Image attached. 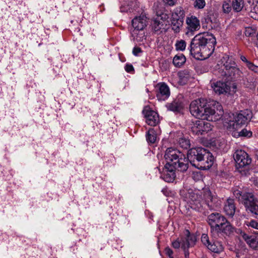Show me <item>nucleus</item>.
I'll list each match as a JSON object with an SVG mask.
<instances>
[{
    "label": "nucleus",
    "instance_id": "nucleus-1",
    "mask_svg": "<svg viewBox=\"0 0 258 258\" xmlns=\"http://www.w3.org/2000/svg\"><path fill=\"white\" fill-rule=\"evenodd\" d=\"M216 44V38L212 34L204 33L198 34L192 39L188 49L196 59H203L213 53Z\"/></svg>",
    "mask_w": 258,
    "mask_h": 258
},
{
    "label": "nucleus",
    "instance_id": "nucleus-2",
    "mask_svg": "<svg viewBox=\"0 0 258 258\" xmlns=\"http://www.w3.org/2000/svg\"><path fill=\"white\" fill-rule=\"evenodd\" d=\"M211 105L207 103L206 100L201 98L191 102L189 110L191 114L197 118L216 121L221 118L222 111L216 112L215 107L211 106Z\"/></svg>",
    "mask_w": 258,
    "mask_h": 258
},
{
    "label": "nucleus",
    "instance_id": "nucleus-3",
    "mask_svg": "<svg viewBox=\"0 0 258 258\" xmlns=\"http://www.w3.org/2000/svg\"><path fill=\"white\" fill-rule=\"evenodd\" d=\"M187 168L188 162L201 170L209 169L213 164L214 156L206 149L201 147L191 148L187 153Z\"/></svg>",
    "mask_w": 258,
    "mask_h": 258
},
{
    "label": "nucleus",
    "instance_id": "nucleus-4",
    "mask_svg": "<svg viewBox=\"0 0 258 258\" xmlns=\"http://www.w3.org/2000/svg\"><path fill=\"white\" fill-rule=\"evenodd\" d=\"M166 163L165 168H169L170 171L177 169L184 172L187 169V160L185 155L177 149L169 148L166 149L165 155Z\"/></svg>",
    "mask_w": 258,
    "mask_h": 258
},
{
    "label": "nucleus",
    "instance_id": "nucleus-5",
    "mask_svg": "<svg viewBox=\"0 0 258 258\" xmlns=\"http://www.w3.org/2000/svg\"><path fill=\"white\" fill-rule=\"evenodd\" d=\"M224 58H227V60L221 68L218 69L217 73H219L221 77H225L228 80H240L242 77L243 73L237 67L235 61L228 56L224 57Z\"/></svg>",
    "mask_w": 258,
    "mask_h": 258
},
{
    "label": "nucleus",
    "instance_id": "nucleus-6",
    "mask_svg": "<svg viewBox=\"0 0 258 258\" xmlns=\"http://www.w3.org/2000/svg\"><path fill=\"white\" fill-rule=\"evenodd\" d=\"M203 209H209L210 210H216L221 205V201L215 195L212 193L209 188H205L203 190L202 195Z\"/></svg>",
    "mask_w": 258,
    "mask_h": 258
},
{
    "label": "nucleus",
    "instance_id": "nucleus-7",
    "mask_svg": "<svg viewBox=\"0 0 258 258\" xmlns=\"http://www.w3.org/2000/svg\"><path fill=\"white\" fill-rule=\"evenodd\" d=\"M233 115V119L229 120L228 123L233 130L237 131L251 120L252 113L250 110L246 109L240 111L239 113Z\"/></svg>",
    "mask_w": 258,
    "mask_h": 258
},
{
    "label": "nucleus",
    "instance_id": "nucleus-8",
    "mask_svg": "<svg viewBox=\"0 0 258 258\" xmlns=\"http://www.w3.org/2000/svg\"><path fill=\"white\" fill-rule=\"evenodd\" d=\"M233 194L238 199V201L244 205L245 210L255 202H258L257 199L251 192L235 190L234 191Z\"/></svg>",
    "mask_w": 258,
    "mask_h": 258
},
{
    "label": "nucleus",
    "instance_id": "nucleus-9",
    "mask_svg": "<svg viewBox=\"0 0 258 258\" xmlns=\"http://www.w3.org/2000/svg\"><path fill=\"white\" fill-rule=\"evenodd\" d=\"M205 119H200L192 121L190 124V130L193 134L201 135L207 133L212 130V125L209 122L204 121Z\"/></svg>",
    "mask_w": 258,
    "mask_h": 258
},
{
    "label": "nucleus",
    "instance_id": "nucleus-10",
    "mask_svg": "<svg viewBox=\"0 0 258 258\" xmlns=\"http://www.w3.org/2000/svg\"><path fill=\"white\" fill-rule=\"evenodd\" d=\"M208 222L213 230L220 232V228L225 225L227 219L219 213H213L209 215Z\"/></svg>",
    "mask_w": 258,
    "mask_h": 258
},
{
    "label": "nucleus",
    "instance_id": "nucleus-11",
    "mask_svg": "<svg viewBox=\"0 0 258 258\" xmlns=\"http://www.w3.org/2000/svg\"><path fill=\"white\" fill-rule=\"evenodd\" d=\"M233 158L237 169L246 167L251 163V159L247 153L242 150H237L233 154Z\"/></svg>",
    "mask_w": 258,
    "mask_h": 258
},
{
    "label": "nucleus",
    "instance_id": "nucleus-12",
    "mask_svg": "<svg viewBox=\"0 0 258 258\" xmlns=\"http://www.w3.org/2000/svg\"><path fill=\"white\" fill-rule=\"evenodd\" d=\"M142 113L146 118V122L151 126H155L159 122L158 114L155 111L152 110L149 106H145Z\"/></svg>",
    "mask_w": 258,
    "mask_h": 258
},
{
    "label": "nucleus",
    "instance_id": "nucleus-13",
    "mask_svg": "<svg viewBox=\"0 0 258 258\" xmlns=\"http://www.w3.org/2000/svg\"><path fill=\"white\" fill-rule=\"evenodd\" d=\"M186 201L190 205L191 208L198 211H202L203 205L200 200L199 196L192 190H189L186 196Z\"/></svg>",
    "mask_w": 258,
    "mask_h": 258
},
{
    "label": "nucleus",
    "instance_id": "nucleus-14",
    "mask_svg": "<svg viewBox=\"0 0 258 258\" xmlns=\"http://www.w3.org/2000/svg\"><path fill=\"white\" fill-rule=\"evenodd\" d=\"M156 97L158 100L164 101L170 96V90L168 85L165 83H159L156 85Z\"/></svg>",
    "mask_w": 258,
    "mask_h": 258
},
{
    "label": "nucleus",
    "instance_id": "nucleus-15",
    "mask_svg": "<svg viewBox=\"0 0 258 258\" xmlns=\"http://www.w3.org/2000/svg\"><path fill=\"white\" fill-rule=\"evenodd\" d=\"M186 23L187 24V32L186 33L187 35H192L193 32L200 28V21L195 16H191L187 17L186 20Z\"/></svg>",
    "mask_w": 258,
    "mask_h": 258
},
{
    "label": "nucleus",
    "instance_id": "nucleus-16",
    "mask_svg": "<svg viewBox=\"0 0 258 258\" xmlns=\"http://www.w3.org/2000/svg\"><path fill=\"white\" fill-rule=\"evenodd\" d=\"M211 86L214 92L219 95L226 93L230 89L229 86L225 82L221 81L211 83Z\"/></svg>",
    "mask_w": 258,
    "mask_h": 258
},
{
    "label": "nucleus",
    "instance_id": "nucleus-17",
    "mask_svg": "<svg viewBox=\"0 0 258 258\" xmlns=\"http://www.w3.org/2000/svg\"><path fill=\"white\" fill-rule=\"evenodd\" d=\"M132 23V27L131 29H144L147 26V17L144 15H141L140 16L136 17L133 19Z\"/></svg>",
    "mask_w": 258,
    "mask_h": 258
},
{
    "label": "nucleus",
    "instance_id": "nucleus-18",
    "mask_svg": "<svg viewBox=\"0 0 258 258\" xmlns=\"http://www.w3.org/2000/svg\"><path fill=\"white\" fill-rule=\"evenodd\" d=\"M131 39L135 42H143L146 39L144 29H130Z\"/></svg>",
    "mask_w": 258,
    "mask_h": 258
},
{
    "label": "nucleus",
    "instance_id": "nucleus-19",
    "mask_svg": "<svg viewBox=\"0 0 258 258\" xmlns=\"http://www.w3.org/2000/svg\"><path fill=\"white\" fill-rule=\"evenodd\" d=\"M236 207L233 199L228 198L224 203V211L226 214L232 217L235 212Z\"/></svg>",
    "mask_w": 258,
    "mask_h": 258
},
{
    "label": "nucleus",
    "instance_id": "nucleus-20",
    "mask_svg": "<svg viewBox=\"0 0 258 258\" xmlns=\"http://www.w3.org/2000/svg\"><path fill=\"white\" fill-rule=\"evenodd\" d=\"M243 239L252 248L258 249V236L248 235L246 233L242 234Z\"/></svg>",
    "mask_w": 258,
    "mask_h": 258
},
{
    "label": "nucleus",
    "instance_id": "nucleus-21",
    "mask_svg": "<svg viewBox=\"0 0 258 258\" xmlns=\"http://www.w3.org/2000/svg\"><path fill=\"white\" fill-rule=\"evenodd\" d=\"M187 236H186V240H187V244H183L182 245V248L184 251V254L185 257L187 255H188V251H186V249L190 246H191L194 245L196 241V237L193 235H190L188 230L186 231Z\"/></svg>",
    "mask_w": 258,
    "mask_h": 258
},
{
    "label": "nucleus",
    "instance_id": "nucleus-22",
    "mask_svg": "<svg viewBox=\"0 0 258 258\" xmlns=\"http://www.w3.org/2000/svg\"><path fill=\"white\" fill-rule=\"evenodd\" d=\"M168 110L173 112H180L183 108L182 103L179 100H174L167 105Z\"/></svg>",
    "mask_w": 258,
    "mask_h": 258
},
{
    "label": "nucleus",
    "instance_id": "nucleus-23",
    "mask_svg": "<svg viewBox=\"0 0 258 258\" xmlns=\"http://www.w3.org/2000/svg\"><path fill=\"white\" fill-rule=\"evenodd\" d=\"M208 248L211 251L215 253H219L224 249V247L221 242L219 241H214L213 243H210L208 245Z\"/></svg>",
    "mask_w": 258,
    "mask_h": 258
},
{
    "label": "nucleus",
    "instance_id": "nucleus-24",
    "mask_svg": "<svg viewBox=\"0 0 258 258\" xmlns=\"http://www.w3.org/2000/svg\"><path fill=\"white\" fill-rule=\"evenodd\" d=\"M183 24V21L179 20L177 18L173 19L171 18V28L175 33H177L180 32L182 27Z\"/></svg>",
    "mask_w": 258,
    "mask_h": 258
},
{
    "label": "nucleus",
    "instance_id": "nucleus-25",
    "mask_svg": "<svg viewBox=\"0 0 258 258\" xmlns=\"http://www.w3.org/2000/svg\"><path fill=\"white\" fill-rule=\"evenodd\" d=\"M152 29L156 32L161 31L164 29L163 21L159 18H157L152 20L151 23Z\"/></svg>",
    "mask_w": 258,
    "mask_h": 258
},
{
    "label": "nucleus",
    "instance_id": "nucleus-26",
    "mask_svg": "<svg viewBox=\"0 0 258 258\" xmlns=\"http://www.w3.org/2000/svg\"><path fill=\"white\" fill-rule=\"evenodd\" d=\"M186 61L185 56L182 53L176 54L173 59V64L176 67H181Z\"/></svg>",
    "mask_w": 258,
    "mask_h": 258
},
{
    "label": "nucleus",
    "instance_id": "nucleus-27",
    "mask_svg": "<svg viewBox=\"0 0 258 258\" xmlns=\"http://www.w3.org/2000/svg\"><path fill=\"white\" fill-rule=\"evenodd\" d=\"M185 17L184 11L181 7H178L175 9L172 12L171 18H177L179 20L184 21Z\"/></svg>",
    "mask_w": 258,
    "mask_h": 258
},
{
    "label": "nucleus",
    "instance_id": "nucleus-28",
    "mask_svg": "<svg viewBox=\"0 0 258 258\" xmlns=\"http://www.w3.org/2000/svg\"><path fill=\"white\" fill-rule=\"evenodd\" d=\"M234 230V227L227 220V222L225 223V225L220 228V232H222L227 235L233 233Z\"/></svg>",
    "mask_w": 258,
    "mask_h": 258
},
{
    "label": "nucleus",
    "instance_id": "nucleus-29",
    "mask_svg": "<svg viewBox=\"0 0 258 258\" xmlns=\"http://www.w3.org/2000/svg\"><path fill=\"white\" fill-rule=\"evenodd\" d=\"M180 83L185 84L190 78V75L188 71L184 70L178 73Z\"/></svg>",
    "mask_w": 258,
    "mask_h": 258
},
{
    "label": "nucleus",
    "instance_id": "nucleus-30",
    "mask_svg": "<svg viewBox=\"0 0 258 258\" xmlns=\"http://www.w3.org/2000/svg\"><path fill=\"white\" fill-rule=\"evenodd\" d=\"M244 7L243 0H232V7L236 12H240Z\"/></svg>",
    "mask_w": 258,
    "mask_h": 258
},
{
    "label": "nucleus",
    "instance_id": "nucleus-31",
    "mask_svg": "<svg viewBox=\"0 0 258 258\" xmlns=\"http://www.w3.org/2000/svg\"><path fill=\"white\" fill-rule=\"evenodd\" d=\"M156 132L153 128H150L148 130L146 134V139L148 142L153 144L156 140Z\"/></svg>",
    "mask_w": 258,
    "mask_h": 258
},
{
    "label": "nucleus",
    "instance_id": "nucleus-32",
    "mask_svg": "<svg viewBox=\"0 0 258 258\" xmlns=\"http://www.w3.org/2000/svg\"><path fill=\"white\" fill-rule=\"evenodd\" d=\"M165 168L166 170L165 172H167V173H164V174L163 175V179L168 182H172L174 179V170L170 171L169 168Z\"/></svg>",
    "mask_w": 258,
    "mask_h": 258
},
{
    "label": "nucleus",
    "instance_id": "nucleus-33",
    "mask_svg": "<svg viewBox=\"0 0 258 258\" xmlns=\"http://www.w3.org/2000/svg\"><path fill=\"white\" fill-rule=\"evenodd\" d=\"M232 135L234 137H250L252 136V132L246 128H243L238 132H234Z\"/></svg>",
    "mask_w": 258,
    "mask_h": 258
},
{
    "label": "nucleus",
    "instance_id": "nucleus-34",
    "mask_svg": "<svg viewBox=\"0 0 258 258\" xmlns=\"http://www.w3.org/2000/svg\"><path fill=\"white\" fill-rule=\"evenodd\" d=\"M255 202L254 204L250 206L246 210L247 213H249L253 215L258 216V204Z\"/></svg>",
    "mask_w": 258,
    "mask_h": 258
},
{
    "label": "nucleus",
    "instance_id": "nucleus-35",
    "mask_svg": "<svg viewBox=\"0 0 258 258\" xmlns=\"http://www.w3.org/2000/svg\"><path fill=\"white\" fill-rule=\"evenodd\" d=\"M175 46L177 50L183 51L185 49L186 43L184 40H180L176 42Z\"/></svg>",
    "mask_w": 258,
    "mask_h": 258
},
{
    "label": "nucleus",
    "instance_id": "nucleus-36",
    "mask_svg": "<svg viewBox=\"0 0 258 258\" xmlns=\"http://www.w3.org/2000/svg\"><path fill=\"white\" fill-rule=\"evenodd\" d=\"M205 6L206 2L205 0H195L194 3V7L198 9H202Z\"/></svg>",
    "mask_w": 258,
    "mask_h": 258
},
{
    "label": "nucleus",
    "instance_id": "nucleus-37",
    "mask_svg": "<svg viewBox=\"0 0 258 258\" xmlns=\"http://www.w3.org/2000/svg\"><path fill=\"white\" fill-rule=\"evenodd\" d=\"M222 10L224 13H229L231 11V5L228 3L224 2L222 5Z\"/></svg>",
    "mask_w": 258,
    "mask_h": 258
},
{
    "label": "nucleus",
    "instance_id": "nucleus-38",
    "mask_svg": "<svg viewBox=\"0 0 258 258\" xmlns=\"http://www.w3.org/2000/svg\"><path fill=\"white\" fill-rule=\"evenodd\" d=\"M201 241L202 243L208 247V245L210 244V242L209 239V237L207 234H203L201 236Z\"/></svg>",
    "mask_w": 258,
    "mask_h": 258
},
{
    "label": "nucleus",
    "instance_id": "nucleus-39",
    "mask_svg": "<svg viewBox=\"0 0 258 258\" xmlns=\"http://www.w3.org/2000/svg\"><path fill=\"white\" fill-rule=\"evenodd\" d=\"M179 143L182 148L185 149L189 148L190 146L189 141L183 139H181L179 140Z\"/></svg>",
    "mask_w": 258,
    "mask_h": 258
},
{
    "label": "nucleus",
    "instance_id": "nucleus-40",
    "mask_svg": "<svg viewBox=\"0 0 258 258\" xmlns=\"http://www.w3.org/2000/svg\"><path fill=\"white\" fill-rule=\"evenodd\" d=\"M246 66L249 70L256 73L258 72V67L254 65L252 62H248Z\"/></svg>",
    "mask_w": 258,
    "mask_h": 258
},
{
    "label": "nucleus",
    "instance_id": "nucleus-41",
    "mask_svg": "<svg viewBox=\"0 0 258 258\" xmlns=\"http://www.w3.org/2000/svg\"><path fill=\"white\" fill-rule=\"evenodd\" d=\"M143 51L141 48L139 47H134L133 49V53L135 56H138Z\"/></svg>",
    "mask_w": 258,
    "mask_h": 258
},
{
    "label": "nucleus",
    "instance_id": "nucleus-42",
    "mask_svg": "<svg viewBox=\"0 0 258 258\" xmlns=\"http://www.w3.org/2000/svg\"><path fill=\"white\" fill-rule=\"evenodd\" d=\"M248 225L253 228L258 229V222H257L255 220H251L249 222V224Z\"/></svg>",
    "mask_w": 258,
    "mask_h": 258
},
{
    "label": "nucleus",
    "instance_id": "nucleus-43",
    "mask_svg": "<svg viewBox=\"0 0 258 258\" xmlns=\"http://www.w3.org/2000/svg\"><path fill=\"white\" fill-rule=\"evenodd\" d=\"M125 70L127 73H131L134 71V67L131 64H126L125 66Z\"/></svg>",
    "mask_w": 258,
    "mask_h": 258
},
{
    "label": "nucleus",
    "instance_id": "nucleus-44",
    "mask_svg": "<svg viewBox=\"0 0 258 258\" xmlns=\"http://www.w3.org/2000/svg\"><path fill=\"white\" fill-rule=\"evenodd\" d=\"M245 34L247 37H250L253 34V31L250 28H247L245 31Z\"/></svg>",
    "mask_w": 258,
    "mask_h": 258
},
{
    "label": "nucleus",
    "instance_id": "nucleus-45",
    "mask_svg": "<svg viewBox=\"0 0 258 258\" xmlns=\"http://www.w3.org/2000/svg\"><path fill=\"white\" fill-rule=\"evenodd\" d=\"M172 245L174 248H178L181 246V241L175 240L172 243Z\"/></svg>",
    "mask_w": 258,
    "mask_h": 258
},
{
    "label": "nucleus",
    "instance_id": "nucleus-46",
    "mask_svg": "<svg viewBox=\"0 0 258 258\" xmlns=\"http://www.w3.org/2000/svg\"><path fill=\"white\" fill-rule=\"evenodd\" d=\"M165 253L168 255L170 258H171L172 256V255L173 254V251L168 247H166L165 249Z\"/></svg>",
    "mask_w": 258,
    "mask_h": 258
},
{
    "label": "nucleus",
    "instance_id": "nucleus-47",
    "mask_svg": "<svg viewBox=\"0 0 258 258\" xmlns=\"http://www.w3.org/2000/svg\"><path fill=\"white\" fill-rule=\"evenodd\" d=\"M215 105H216L217 107H218L219 108H219H217V110H219V111L218 112H219L220 111H222V114H223V111L222 110H221V109L222 108L221 105H220L219 104V103H218V102L217 103H216L215 102L214 104H212V106H213V107H214L215 108ZM222 115H223V114H222ZM221 116H222V115H221ZM221 117L222 116H221Z\"/></svg>",
    "mask_w": 258,
    "mask_h": 258
},
{
    "label": "nucleus",
    "instance_id": "nucleus-48",
    "mask_svg": "<svg viewBox=\"0 0 258 258\" xmlns=\"http://www.w3.org/2000/svg\"><path fill=\"white\" fill-rule=\"evenodd\" d=\"M230 87L229 90H231L232 91L235 92L237 89V85L235 83H233Z\"/></svg>",
    "mask_w": 258,
    "mask_h": 258
},
{
    "label": "nucleus",
    "instance_id": "nucleus-49",
    "mask_svg": "<svg viewBox=\"0 0 258 258\" xmlns=\"http://www.w3.org/2000/svg\"><path fill=\"white\" fill-rule=\"evenodd\" d=\"M240 59L242 61L246 63V65H247L248 63L250 62V61L246 59V58L243 55L240 56Z\"/></svg>",
    "mask_w": 258,
    "mask_h": 258
},
{
    "label": "nucleus",
    "instance_id": "nucleus-50",
    "mask_svg": "<svg viewBox=\"0 0 258 258\" xmlns=\"http://www.w3.org/2000/svg\"><path fill=\"white\" fill-rule=\"evenodd\" d=\"M183 244H187V240L186 238H183L181 240V247H182V245Z\"/></svg>",
    "mask_w": 258,
    "mask_h": 258
},
{
    "label": "nucleus",
    "instance_id": "nucleus-51",
    "mask_svg": "<svg viewBox=\"0 0 258 258\" xmlns=\"http://www.w3.org/2000/svg\"><path fill=\"white\" fill-rule=\"evenodd\" d=\"M166 1L169 5H173L174 4V0H166Z\"/></svg>",
    "mask_w": 258,
    "mask_h": 258
},
{
    "label": "nucleus",
    "instance_id": "nucleus-52",
    "mask_svg": "<svg viewBox=\"0 0 258 258\" xmlns=\"http://www.w3.org/2000/svg\"><path fill=\"white\" fill-rule=\"evenodd\" d=\"M206 21L208 23L209 22H212V20H211L210 18L209 17V16L207 17V18L206 19Z\"/></svg>",
    "mask_w": 258,
    "mask_h": 258
},
{
    "label": "nucleus",
    "instance_id": "nucleus-53",
    "mask_svg": "<svg viewBox=\"0 0 258 258\" xmlns=\"http://www.w3.org/2000/svg\"><path fill=\"white\" fill-rule=\"evenodd\" d=\"M166 188H164L162 190V192L165 195V196H167V194H166Z\"/></svg>",
    "mask_w": 258,
    "mask_h": 258
},
{
    "label": "nucleus",
    "instance_id": "nucleus-54",
    "mask_svg": "<svg viewBox=\"0 0 258 258\" xmlns=\"http://www.w3.org/2000/svg\"><path fill=\"white\" fill-rule=\"evenodd\" d=\"M256 37H257V39L258 40V32H257V34Z\"/></svg>",
    "mask_w": 258,
    "mask_h": 258
},
{
    "label": "nucleus",
    "instance_id": "nucleus-55",
    "mask_svg": "<svg viewBox=\"0 0 258 258\" xmlns=\"http://www.w3.org/2000/svg\"><path fill=\"white\" fill-rule=\"evenodd\" d=\"M171 258H173V257H171Z\"/></svg>",
    "mask_w": 258,
    "mask_h": 258
}]
</instances>
